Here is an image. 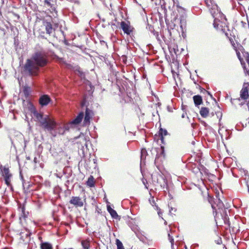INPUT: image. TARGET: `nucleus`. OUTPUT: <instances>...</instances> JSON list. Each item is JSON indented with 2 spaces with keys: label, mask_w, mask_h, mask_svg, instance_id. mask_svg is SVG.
<instances>
[{
  "label": "nucleus",
  "mask_w": 249,
  "mask_h": 249,
  "mask_svg": "<svg viewBox=\"0 0 249 249\" xmlns=\"http://www.w3.org/2000/svg\"><path fill=\"white\" fill-rule=\"evenodd\" d=\"M81 245L83 249H89L90 244L88 240H82L81 241Z\"/></svg>",
  "instance_id": "nucleus-18"
},
{
  "label": "nucleus",
  "mask_w": 249,
  "mask_h": 249,
  "mask_svg": "<svg viewBox=\"0 0 249 249\" xmlns=\"http://www.w3.org/2000/svg\"><path fill=\"white\" fill-rule=\"evenodd\" d=\"M246 61L249 65V55L247 56V57L246 58Z\"/></svg>",
  "instance_id": "nucleus-34"
},
{
  "label": "nucleus",
  "mask_w": 249,
  "mask_h": 249,
  "mask_svg": "<svg viewBox=\"0 0 249 249\" xmlns=\"http://www.w3.org/2000/svg\"><path fill=\"white\" fill-rule=\"evenodd\" d=\"M212 208H213V209H215V206H214V204H212Z\"/></svg>",
  "instance_id": "nucleus-37"
},
{
  "label": "nucleus",
  "mask_w": 249,
  "mask_h": 249,
  "mask_svg": "<svg viewBox=\"0 0 249 249\" xmlns=\"http://www.w3.org/2000/svg\"><path fill=\"white\" fill-rule=\"evenodd\" d=\"M207 93H208L209 94H210V92L209 91H207Z\"/></svg>",
  "instance_id": "nucleus-42"
},
{
  "label": "nucleus",
  "mask_w": 249,
  "mask_h": 249,
  "mask_svg": "<svg viewBox=\"0 0 249 249\" xmlns=\"http://www.w3.org/2000/svg\"><path fill=\"white\" fill-rule=\"evenodd\" d=\"M186 19L183 17H182L180 19V27L182 32H183V30L186 28Z\"/></svg>",
  "instance_id": "nucleus-16"
},
{
  "label": "nucleus",
  "mask_w": 249,
  "mask_h": 249,
  "mask_svg": "<svg viewBox=\"0 0 249 249\" xmlns=\"http://www.w3.org/2000/svg\"><path fill=\"white\" fill-rule=\"evenodd\" d=\"M24 72L31 76H36L39 71V67L32 59H28L24 66Z\"/></svg>",
  "instance_id": "nucleus-2"
},
{
  "label": "nucleus",
  "mask_w": 249,
  "mask_h": 249,
  "mask_svg": "<svg viewBox=\"0 0 249 249\" xmlns=\"http://www.w3.org/2000/svg\"><path fill=\"white\" fill-rule=\"evenodd\" d=\"M209 112V110L208 108L206 107H202L200 109L199 111L200 114L203 118H206L208 116Z\"/></svg>",
  "instance_id": "nucleus-15"
},
{
  "label": "nucleus",
  "mask_w": 249,
  "mask_h": 249,
  "mask_svg": "<svg viewBox=\"0 0 249 249\" xmlns=\"http://www.w3.org/2000/svg\"><path fill=\"white\" fill-rule=\"evenodd\" d=\"M116 242L117 249H124L122 243L119 239H116Z\"/></svg>",
  "instance_id": "nucleus-24"
},
{
  "label": "nucleus",
  "mask_w": 249,
  "mask_h": 249,
  "mask_svg": "<svg viewBox=\"0 0 249 249\" xmlns=\"http://www.w3.org/2000/svg\"><path fill=\"white\" fill-rule=\"evenodd\" d=\"M107 211L110 213V212H111L113 209L111 208V207L109 205L107 206Z\"/></svg>",
  "instance_id": "nucleus-31"
},
{
  "label": "nucleus",
  "mask_w": 249,
  "mask_h": 249,
  "mask_svg": "<svg viewBox=\"0 0 249 249\" xmlns=\"http://www.w3.org/2000/svg\"><path fill=\"white\" fill-rule=\"evenodd\" d=\"M40 247L41 249H53L52 245L47 242L41 243Z\"/></svg>",
  "instance_id": "nucleus-17"
},
{
  "label": "nucleus",
  "mask_w": 249,
  "mask_h": 249,
  "mask_svg": "<svg viewBox=\"0 0 249 249\" xmlns=\"http://www.w3.org/2000/svg\"><path fill=\"white\" fill-rule=\"evenodd\" d=\"M34 115L44 129L49 131L53 136L55 137L56 136L57 133L53 131L56 125L55 122L53 119L50 118L47 115L43 116L42 114L39 113L36 111L34 112Z\"/></svg>",
  "instance_id": "nucleus-1"
},
{
  "label": "nucleus",
  "mask_w": 249,
  "mask_h": 249,
  "mask_svg": "<svg viewBox=\"0 0 249 249\" xmlns=\"http://www.w3.org/2000/svg\"><path fill=\"white\" fill-rule=\"evenodd\" d=\"M100 211H101V209H99L98 207L97 206H96V212H97L98 213H100Z\"/></svg>",
  "instance_id": "nucleus-32"
},
{
  "label": "nucleus",
  "mask_w": 249,
  "mask_h": 249,
  "mask_svg": "<svg viewBox=\"0 0 249 249\" xmlns=\"http://www.w3.org/2000/svg\"><path fill=\"white\" fill-rule=\"evenodd\" d=\"M249 97V89L247 84H244L240 91V98L243 100H246Z\"/></svg>",
  "instance_id": "nucleus-8"
},
{
  "label": "nucleus",
  "mask_w": 249,
  "mask_h": 249,
  "mask_svg": "<svg viewBox=\"0 0 249 249\" xmlns=\"http://www.w3.org/2000/svg\"><path fill=\"white\" fill-rule=\"evenodd\" d=\"M94 178L92 176H90V178H89L88 180L87 181L88 185L92 187L94 185Z\"/></svg>",
  "instance_id": "nucleus-23"
},
{
  "label": "nucleus",
  "mask_w": 249,
  "mask_h": 249,
  "mask_svg": "<svg viewBox=\"0 0 249 249\" xmlns=\"http://www.w3.org/2000/svg\"><path fill=\"white\" fill-rule=\"evenodd\" d=\"M34 161L35 163H37L38 161L37 158L36 157H35L34 159Z\"/></svg>",
  "instance_id": "nucleus-33"
},
{
  "label": "nucleus",
  "mask_w": 249,
  "mask_h": 249,
  "mask_svg": "<svg viewBox=\"0 0 249 249\" xmlns=\"http://www.w3.org/2000/svg\"><path fill=\"white\" fill-rule=\"evenodd\" d=\"M31 58H32L39 67H43L45 66L48 62L46 53L43 51L36 52Z\"/></svg>",
  "instance_id": "nucleus-3"
},
{
  "label": "nucleus",
  "mask_w": 249,
  "mask_h": 249,
  "mask_svg": "<svg viewBox=\"0 0 249 249\" xmlns=\"http://www.w3.org/2000/svg\"><path fill=\"white\" fill-rule=\"evenodd\" d=\"M186 114V113H183V114H182V116H181L182 118H185V117Z\"/></svg>",
  "instance_id": "nucleus-35"
},
{
  "label": "nucleus",
  "mask_w": 249,
  "mask_h": 249,
  "mask_svg": "<svg viewBox=\"0 0 249 249\" xmlns=\"http://www.w3.org/2000/svg\"><path fill=\"white\" fill-rule=\"evenodd\" d=\"M158 214H159V215H160V212H158Z\"/></svg>",
  "instance_id": "nucleus-40"
},
{
  "label": "nucleus",
  "mask_w": 249,
  "mask_h": 249,
  "mask_svg": "<svg viewBox=\"0 0 249 249\" xmlns=\"http://www.w3.org/2000/svg\"><path fill=\"white\" fill-rule=\"evenodd\" d=\"M44 2L48 6L52 8L53 4L51 3V0H45Z\"/></svg>",
  "instance_id": "nucleus-28"
},
{
  "label": "nucleus",
  "mask_w": 249,
  "mask_h": 249,
  "mask_svg": "<svg viewBox=\"0 0 249 249\" xmlns=\"http://www.w3.org/2000/svg\"><path fill=\"white\" fill-rule=\"evenodd\" d=\"M160 134L161 135V140L163 139V136H166L167 134V131L166 129L160 128Z\"/></svg>",
  "instance_id": "nucleus-25"
},
{
  "label": "nucleus",
  "mask_w": 249,
  "mask_h": 249,
  "mask_svg": "<svg viewBox=\"0 0 249 249\" xmlns=\"http://www.w3.org/2000/svg\"><path fill=\"white\" fill-rule=\"evenodd\" d=\"M44 25L45 26V30L48 34L50 35L53 30L52 25L50 22H44Z\"/></svg>",
  "instance_id": "nucleus-13"
},
{
  "label": "nucleus",
  "mask_w": 249,
  "mask_h": 249,
  "mask_svg": "<svg viewBox=\"0 0 249 249\" xmlns=\"http://www.w3.org/2000/svg\"><path fill=\"white\" fill-rule=\"evenodd\" d=\"M0 170L2 174V176L4 178L5 184L8 186H11V182L13 176L12 174L10 173L9 168L5 166H1Z\"/></svg>",
  "instance_id": "nucleus-4"
},
{
  "label": "nucleus",
  "mask_w": 249,
  "mask_h": 249,
  "mask_svg": "<svg viewBox=\"0 0 249 249\" xmlns=\"http://www.w3.org/2000/svg\"><path fill=\"white\" fill-rule=\"evenodd\" d=\"M121 27L124 33L127 35H130L132 32V29L131 26L124 21H122L121 23Z\"/></svg>",
  "instance_id": "nucleus-10"
},
{
  "label": "nucleus",
  "mask_w": 249,
  "mask_h": 249,
  "mask_svg": "<svg viewBox=\"0 0 249 249\" xmlns=\"http://www.w3.org/2000/svg\"><path fill=\"white\" fill-rule=\"evenodd\" d=\"M214 203L216 204V205L219 209L222 208L223 206V203H222L221 200L219 198H216L215 199V201L214 202Z\"/></svg>",
  "instance_id": "nucleus-21"
},
{
  "label": "nucleus",
  "mask_w": 249,
  "mask_h": 249,
  "mask_svg": "<svg viewBox=\"0 0 249 249\" xmlns=\"http://www.w3.org/2000/svg\"><path fill=\"white\" fill-rule=\"evenodd\" d=\"M23 92L26 96H28L31 92V89L29 87H24Z\"/></svg>",
  "instance_id": "nucleus-20"
},
{
  "label": "nucleus",
  "mask_w": 249,
  "mask_h": 249,
  "mask_svg": "<svg viewBox=\"0 0 249 249\" xmlns=\"http://www.w3.org/2000/svg\"><path fill=\"white\" fill-rule=\"evenodd\" d=\"M168 238H169V240L170 242H171V243L172 244V246H173V243H174V239L173 238V237L172 236H171V235L169 233L168 234Z\"/></svg>",
  "instance_id": "nucleus-30"
},
{
  "label": "nucleus",
  "mask_w": 249,
  "mask_h": 249,
  "mask_svg": "<svg viewBox=\"0 0 249 249\" xmlns=\"http://www.w3.org/2000/svg\"><path fill=\"white\" fill-rule=\"evenodd\" d=\"M80 139H81L84 142H85L84 145L86 146H87V144L86 138L84 135H83V136L80 137Z\"/></svg>",
  "instance_id": "nucleus-29"
},
{
  "label": "nucleus",
  "mask_w": 249,
  "mask_h": 249,
  "mask_svg": "<svg viewBox=\"0 0 249 249\" xmlns=\"http://www.w3.org/2000/svg\"><path fill=\"white\" fill-rule=\"evenodd\" d=\"M205 2L209 8L210 12L213 17L215 16L216 14L221 15L217 5L213 2V0H205Z\"/></svg>",
  "instance_id": "nucleus-5"
},
{
  "label": "nucleus",
  "mask_w": 249,
  "mask_h": 249,
  "mask_svg": "<svg viewBox=\"0 0 249 249\" xmlns=\"http://www.w3.org/2000/svg\"><path fill=\"white\" fill-rule=\"evenodd\" d=\"M193 100L195 105L196 106L201 105L202 103V99L200 95H197L193 96Z\"/></svg>",
  "instance_id": "nucleus-14"
},
{
  "label": "nucleus",
  "mask_w": 249,
  "mask_h": 249,
  "mask_svg": "<svg viewBox=\"0 0 249 249\" xmlns=\"http://www.w3.org/2000/svg\"><path fill=\"white\" fill-rule=\"evenodd\" d=\"M70 203L76 207H81L84 205L82 199L79 196H72L70 200Z\"/></svg>",
  "instance_id": "nucleus-6"
},
{
  "label": "nucleus",
  "mask_w": 249,
  "mask_h": 249,
  "mask_svg": "<svg viewBox=\"0 0 249 249\" xmlns=\"http://www.w3.org/2000/svg\"><path fill=\"white\" fill-rule=\"evenodd\" d=\"M30 234H31V233L26 234V237H28V236H29L30 235Z\"/></svg>",
  "instance_id": "nucleus-38"
},
{
  "label": "nucleus",
  "mask_w": 249,
  "mask_h": 249,
  "mask_svg": "<svg viewBox=\"0 0 249 249\" xmlns=\"http://www.w3.org/2000/svg\"><path fill=\"white\" fill-rule=\"evenodd\" d=\"M147 154V151L145 148H142L141 150V160H143Z\"/></svg>",
  "instance_id": "nucleus-22"
},
{
  "label": "nucleus",
  "mask_w": 249,
  "mask_h": 249,
  "mask_svg": "<svg viewBox=\"0 0 249 249\" xmlns=\"http://www.w3.org/2000/svg\"><path fill=\"white\" fill-rule=\"evenodd\" d=\"M207 93H208L209 94H210V92L209 91H207Z\"/></svg>",
  "instance_id": "nucleus-41"
},
{
  "label": "nucleus",
  "mask_w": 249,
  "mask_h": 249,
  "mask_svg": "<svg viewBox=\"0 0 249 249\" xmlns=\"http://www.w3.org/2000/svg\"><path fill=\"white\" fill-rule=\"evenodd\" d=\"M84 117V113L81 112H80L77 116L73 120H72L71 124H79L82 120Z\"/></svg>",
  "instance_id": "nucleus-11"
},
{
  "label": "nucleus",
  "mask_w": 249,
  "mask_h": 249,
  "mask_svg": "<svg viewBox=\"0 0 249 249\" xmlns=\"http://www.w3.org/2000/svg\"><path fill=\"white\" fill-rule=\"evenodd\" d=\"M93 115V113L92 110L88 108H86L85 111V115L84 119V125H88L90 124V120L92 116Z\"/></svg>",
  "instance_id": "nucleus-7"
},
{
  "label": "nucleus",
  "mask_w": 249,
  "mask_h": 249,
  "mask_svg": "<svg viewBox=\"0 0 249 249\" xmlns=\"http://www.w3.org/2000/svg\"><path fill=\"white\" fill-rule=\"evenodd\" d=\"M57 58L60 60V62H63V58H58V57H57Z\"/></svg>",
  "instance_id": "nucleus-36"
},
{
  "label": "nucleus",
  "mask_w": 249,
  "mask_h": 249,
  "mask_svg": "<svg viewBox=\"0 0 249 249\" xmlns=\"http://www.w3.org/2000/svg\"><path fill=\"white\" fill-rule=\"evenodd\" d=\"M160 150L161 151L160 155L157 154L155 160V164L156 165L157 167H158L160 162L162 160V159H164L165 157V153L163 147L161 146L160 147Z\"/></svg>",
  "instance_id": "nucleus-9"
},
{
  "label": "nucleus",
  "mask_w": 249,
  "mask_h": 249,
  "mask_svg": "<svg viewBox=\"0 0 249 249\" xmlns=\"http://www.w3.org/2000/svg\"><path fill=\"white\" fill-rule=\"evenodd\" d=\"M20 177L22 180H23V176L20 174Z\"/></svg>",
  "instance_id": "nucleus-39"
},
{
  "label": "nucleus",
  "mask_w": 249,
  "mask_h": 249,
  "mask_svg": "<svg viewBox=\"0 0 249 249\" xmlns=\"http://www.w3.org/2000/svg\"><path fill=\"white\" fill-rule=\"evenodd\" d=\"M109 213L113 218L117 219L118 217V215L114 210H113L111 212H110Z\"/></svg>",
  "instance_id": "nucleus-27"
},
{
  "label": "nucleus",
  "mask_w": 249,
  "mask_h": 249,
  "mask_svg": "<svg viewBox=\"0 0 249 249\" xmlns=\"http://www.w3.org/2000/svg\"><path fill=\"white\" fill-rule=\"evenodd\" d=\"M50 101V98L48 95L42 96L39 99V103L42 106H46Z\"/></svg>",
  "instance_id": "nucleus-12"
},
{
  "label": "nucleus",
  "mask_w": 249,
  "mask_h": 249,
  "mask_svg": "<svg viewBox=\"0 0 249 249\" xmlns=\"http://www.w3.org/2000/svg\"><path fill=\"white\" fill-rule=\"evenodd\" d=\"M218 15H219L220 16L219 14H215V16L214 17H213L214 18V22H213V24L214 27L215 28H216V29L218 28V24H217V23H216V20H218V18H217V16ZM220 16H222V14L221 13Z\"/></svg>",
  "instance_id": "nucleus-26"
},
{
  "label": "nucleus",
  "mask_w": 249,
  "mask_h": 249,
  "mask_svg": "<svg viewBox=\"0 0 249 249\" xmlns=\"http://www.w3.org/2000/svg\"><path fill=\"white\" fill-rule=\"evenodd\" d=\"M69 128L67 126L63 127H58L57 129V133L59 134L63 135L65 133V130H68Z\"/></svg>",
  "instance_id": "nucleus-19"
}]
</instances>
